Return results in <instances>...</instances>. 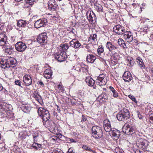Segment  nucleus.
Wrapping results in <instances>:
<instances>
[{"label": "nucleus", "instance_id": "bf43d9fd", "mask_svg": "<svg viewBox=\"0 0 153 153\" xmlns=\"http://www.w3.org/2000/svg\"><path fill=\"white\" fill-rule=\"evenodd\" d=\"M82 120L83 121H85L86 120V118L84 117L83 115L82 116Z\"/></svg>", "mask_w": 153, "mask_h": 153}, {"label": "nucleus", "instance_id": "f3484780", "mask_svg": "<svg viewBox=\"0 0 153 153\" xmlns=\"http://www.w3.org/2000/svg\"><path fill=\"white\" fill-rule=\"evenodd\" d=\"M7 58V64L6 65L7 68H10L11 65H14L16 63V60L14 58L10 56L8 57Z\"/></svg>", "mask_w": 153, "mask_h": 153}, {"label": "nucleus", "instance_id": "4468645a", "mask_svg": "<svg viewBox=\"0 0 153 153\" xmlns=\"http://www.w3.org/2000/svg\"><path fill=\"white\" fill-rule=\"evenodd\" d=\"M124 39L127 42H130L133 40V38L132 34L130 31H126L124 33Z\"/></svg>", "mask_w": 153, "mask_h": 153}, {"label": "nucleus", "instance_id": "39448f33", "mask_svg": "<svg viewBox=\"0 0 153 153\" xmlns=\"http://www.w3.org/2000/svg\"><path fill=\"white\" fill-rule=\"evenodd\" d=\"M107 82L106 76L104 74L100 75L95 81L96 83L100 86L105 85Z\"/></svg>", "mask_w": 153, "mask_h": 153}, {"label": "nucleus", "instance_id": "dca6fc26", "mask_svg": "<svg viewBox=\"0 0 153 153\" xmlns=\"http://www.w3.org/2000/svg\"><path fill=\"white\" fill-rule=\"evenodd\" d=\"M86 16L89 21L91 23H93L94 20L96 19L95 14L93 11H88L86 13Z\"/></svg>", "mask_w": 153, "mask_h": 153}, {"label": "nucleus", "instance_id": "a19ab883", "mask_svg": "<svg viewBox=\"0 0 153 153\" xmlns=\"http://www.w3.org/2000/svg\"><path fill=\"white\" fill-rule=\"evenodd\" d=\"M100 99H104V100H102L103 101H105L108 99V96L105 93H103L100 96Z\"/></svg>", "mask_w": 153, "mask_h": 153}, {"label": "nucleus", "instance_id": "a18cd8bd", "mask_svg": "<svg viewBox=\"0 0 153 153\" xmlns=\"http://www.w3.org/2000/svg\"><path fill=\"white\" fill-rule=\"evenodd\" d=\"M112 57H113L114 59H117L119 57V54L118 53L115 52L113 53Z\"/></svg>", "mask_w": 153, "mask_h": 153}, {"label": "nucleus", "instance_id": "72a5a7b5", "mask_svg": "<svg viewBox=\"0 0 153 153\" xmlns=\"http://www.w3.org/2000/svg\"><path fill=\"white\" fill-rule=\"evenodd\" d=\"M97 51L99 55H104V49L103 46L100 45L99 46L97 49Z\"/></svg>", "mask_w": 153, "mask_h": 153}, {"label": "nucleus", "instance_id": "6e6d98bb", "mask_svg": "<svg viewBox=\"0 0 153 153\" xmlns=\"http://www.w3.org/2000/svg\"><path fill=\"white\" fill-rule=\"evenodd\" d=\"M58 88L60 90H61L62 91H63V89L62 86V85H59V86H58Z\"/></svg>", "mask_w": 153, "mask_h": 153}, {"label": "nucleus", "instance_id": "c03bdc74", "mask_svg": "<svg viewBox=\"0 0 153 153\" xmlns=\"http://www.w3.org/2000/svg\"><path fill=\"white\" fill-rule=\"evenodd\" d=\"M38 0H25L27 3H29L30 5L33 4L34 2H36Z\"/></svg>", "mask_w": 153, "mask_h": 153}, {"label": "nucleus", "instance_id": "b1692460", "mask_svg": "<svg viewBox=\"0 0 153 153\" xmlns=\"http://www.w3.org/2000/svg\"><path fill=\"white\" fill-rule=\"evenodd\" d=\"M52 75V71L50 69H47L45 70L44 73L45 77L47 79L50 78Z\"/></svg>", "mask_w": 153, "mask_h": 153}, {"label": "nucleus", "instance_id": "7ed1b4c3", "mask_svg": "<svg viewBox=\"0 0 153 153\" xmlns=\"http://www.w3.org/2000/svg\"><path fill=\"white\" fill-rule=\"evenodd\" d=\"M129 112L128 110L125 108H123L116 116L117 119L120 121L126 120L129 118Z\"/></svg>", "mask_w": 153, "mask_h": 153}, {"label": "nucleus", "instance_id": "cd10ccee", "mask_svg": "<svg viewBox=\"0 0 153 153\" xmlns=\"http://www.w3.org/2000/svg\"><path fill=\"white\" fill-rule=\"evenodd\" d=\"M33 138L34 142H37L40 140L41 137V135L37 132H34L33 134Z\"/></svg>", "mask_w": 153, "mask_h": 153}, {"label": "nucleus", "instance_id": "c756f323", "mask_svg": "<svg viewBox=\"0 0 153 153\" xmlns=\"http://www.w3.org/2000/svg\"><path fill=\"white\" fill-rule=\"evenodd\" d=\"M117 43L120 46L122 47L123 48L125 49L127 48V46L124 41L122 39H119L117 41Z\"/></svg>", "mask_w": 153, "mask_h": 153}, {"label": "nucleus", "instance_id": "2eb2a0df", "mask_svg": "<svg viewBox=\"0 0 153 153\" xmlns=\"http://www.w3.org/2000/svg\"><path fill=\"white\" fill-rule=\"evenodd\" d=\"M103 127L105 130L109 132L112 129L111 128L110 122L108 119H105L103 121Z\"/></svg>", "mask_w": 153, "mask_h": 153}, {"label": "nucleus", "instance_id": "13d9d810", "mask_svg": "<svg viewBox=\"0 0 153 153\" xmlns=\"http://www.w3.org/2000/svg\"><path fill=\"white\" fill-rule=\"evenodd\" d=\"M133 42H134L135 43H136L137 42V40L136 39H133V40L132 41Z\"/></svg>", "mask_w": 153, "mask_h": 153}, {"label": "nucleus", "instance_id": "423d86ee", "mask_svg": "<svg viewBox=\"0 0 153 153\" xmlns=\"http://www.w3.org/2000/svg\"><path fill=\"white\" fill-rule=\"evenodd\" d=\"M37 41L38 43L42 45L46 43L47 41L46 33H44L40 34L37 39Z\"/></svg>", "mask_w": 153, "mask_h": 153}, {"label": "nucleus", "instance_id": "1a4fd4ad", "mask_svg": "<svg viewBox=\"0 0 153 153\" xmlns=\"http://www.w3.org/2000/svg\"><path fill=\"white\" fill-rule=\"evenodd\" d=\"M7 37L4 33L0 34V46H2V48L9 44L7 41Z\"/></svg>", "mask_w": 153, "mask_h": 153}, {"label": "nucleus", "instance_id": "e2e57ef3", "mask_svg": "<svg viewBox=\"0 0 153 153\" xmlns=\"http://www.w3.org/2000/svg\"><path fill=\"white\" fill-rule=\"evenodd\" d=\"M3 89V87L0 84V91H1Z\"/></svg>", "mask_w": 153, "mask_h": 153}, {"label": "nucleus", "instance_id": "a211bd4d", "mask_svg": "<svg viewBox=\"0 0 153 153\" xmlns=\"http://www.w3.org/2000/svg\"><path fill=\"white\" fill-rule=\"evenodd\" d=\"M124 81L126 82H129L132 79V77L131 73L128 71H125L123 76Z\"/></svg>", "mask_w": 153, "mask_h": 153}, {"label": "nucleus", "instance_id": "aec40b11", "mask_svg": "<svg viewBox=\"0 0 153 153\" xmlns=\"http://www.w3.org/2000/svg\"><path fill=\"white\" fill-rule=\"evenodd\" d=\"M70 45L75 48H77L81 46V44L79 41H77L76 39H74L70 42Z\"/></svg>", "mask_w": 153, "mask_h": 153}, {"label": "nucleus", "instance_id": "2f4dec72", "mask_svg": "<svg viewBox=\"0 0 153 153\" xmlns=\"http://www.w3.org/2000/svg\"><path fill=\"white\" fill-rule=\"evenodd\" d=\"M32 146L33 148L36 150H40L42 148L41 144H38L35 142H34V143L32 144Z\"/></svg>", "mask_w": 153, "mask_h": 153}, {"label": "nucleus", "instance_id": "f03ea898", "mask_svg": "<svg viewBox=\"0 0 153 153\" xmlns=\"http://www.w3.org/2000/svg\"><path fill=\"white\" fill-rule=\"evenodd\" d=\"M91 135L95 139H99L101 138L103 136L102 129L99 126H93L91 128Z\"/></svg>", "mask_w": 153, "mask_h": 153}, {"label": "nucleus", "instance_id": "58836bf2", "mask_svg": "<svg viewBox=\"0 0 153 153\" xmlns=\"http://www.w3.org/2000/svg\"><path fill=\"white\" fill-rule=\"evenodd\" d=\"M82 148L86 151H88L90 152H92L93 153H95V151L92 150L91 149L86 145H84L82 147Z\"/></svg>", "mask_w": 153, "mask_h": 153}, {"label": "nucleus", "instance_id": "4d7b16f0", "mask_svg": "<svg viewBox=\"0 0 153 153\" xmlns=\"http://www.w3.org/2000/svg\"><path fill=\"white\" fill-rule=\"evenodd\" d=\"M138 117L140 119H141L142 118L139 112H138Z\"/></svg>", "mask_w": 153, "mask_h": 153}, {"label": "nucleus", "instance_id": "4be33fe9", "mask_svg": "<svg viewBox=\"0 0 153 153\" xmlns=\"http://www.w3.org/2000/svg\"><path fill=\"white\" fill-rule=\"evenodd\" d=\"M106 46L110 51H112L113 50L118 48L117 46H115L113 44L109 42H107Z\"/></svg>", "mask_w": 153, "mask_h": 153}, {"label": "nucleus", "instance_id": "79ce46f5", "mask_svg": "<svg viewBox=\"0 0 153 153\" xmlns=\"http://www.w3.org/2000/svg\"><path fill=\"white\" fill-rule=\"evenodd\" d=\"M81 66V64H78L74 66V68H75V69L76 71L80 72V70Z\"/></svg>", "mask_w": 153, "mask_h": 153}, {"label": "nucleus", "instance_id": "393cba45", "mask_svg": "<svg viewBox=\"0 0 153 153\" xmlns=\"http://www.w3.org/2000/svg\"><path fill=\"white\" fill-rule=\"evenodd\" d=\"M3 48H4L5 53L9 55L12 54L13 48L12 46L7 45L6 46L3 47Z\"/></svg>", "mask_w": 153, "mask_h": 153}, {"label": "nucleus", "instance_id": "680f3d73", "mask_svg": "<svg viewBox=\"0 0 153 153\" xmlns=\"http://www.w3.org/2000/svg\"><path fill=\"white\" fill-rule=\"evenodd\" d=\"M149 94L150 95L152 96L153 95V91L152 90L150 91Z\"/></svg>", "mask_w": 153, "mask_h": 153}, {"label": "nucleus", "instance_id": "9d476101", "mask_svg": "<svg viewBox=\"0 0 153 153\" xmlns=\"http://www.w3.org/2000/svg\"><path fill=\"white\" fill-rule=\"evenodd\" d=\"M54 56L55 58L59 62L65 61L67 58L65 54L62 52L55 54Z\"/></svg>", "mask_w": 153, "mask_h": 153}, {"label": "nucleus", "instance_id": "9b49d317", "mask_svg": "<svg viewBox=\"0 0 153 153\" xmlns=\"http://www.w3.org/2000/svg\"><path fill=\"white\" fill-rule=\"evenodd\" d=\"M47 22V19L45 18L40 19L36 21L34 23V26L38 28L44 27Z\"/></svg>", "mask_w": 153, "mask_h": 153}, {"label": "nucleus", "instance_id": "a878e982", "mask_svg": "<svg viewBox=\"0 0 153 153\" xmlns=\"http://www.w3.org/2000/svg\"><path fill=\"white\" fill-rule=\"evenodd\" d=\"M85 81L88 85L90 86H93L95 83L94 81L91 76L86 77Z\"/></svg>", "mask_w": 153, "mask_h": 153}, {"label": "nucleus", "instance_id": "c85d7f7f", "mask_svg": "<svg viewBox=\"0 0 153 153\" xmlns=\"http://www.w3.org/2000/svg\"><path fill=\"white\" fill-rule=\"evenodd\" d=\"M26 24V22L22 20H19L17 22V26L19 27H25Z\"/></svg>", "mask_w": 153, "mask_h": 153}, {"label": "nucleus", "instance_id": "69168bd1", "mask_svg": "<svg viewBox=\"0 0 153 153\" xmlns=\"http://www.w3.org/2000/svg\"><path fill=\"white\" fill-rule=\"evenodd\" d=\"M150 119L151 120H153V117L151 116L150 117Z\"/></svg>", "mask_w": 153, "mask_h": 153}, {"label": "nucleus", "instance_id": "7c9ffc66", "mask_svg": "<svg viewBox=\"0 0 153 153\" xmlns=\"http://www.w3.org/2000/svg\"><path fill=\"white\" fill-rule=\"evenodd\" d=\"M97 35L96 34H93L91 35L89 37L88 41L91 42H94L97 41Z\"/></svg>", "mask_w": 153, "mask_h": 153}, {"label": "nucleus", "instance_id": "0eeeda50", "mask_svg": "<svg viewBox=\"0 0 153 153\" xmlns=\"http://www.w3.org/2000/svg\"><path fill=\"white\" fill-rule=\"evenodd\" d=\"M16 50L18 51L23 52L26 49L27 46L25 43L19 42L15 45Z\"/></svg>", "mask_w": 153, "mask_h": 153}, {"label": "nucleus", "instance_id": "f8f14e48", "mask_svg": "<svg viewBox=\"0 0 153 153\" xmlns=\"http://www.w3.org/2000/svg\"><path fill=\"white\" fill-rule=\"evenodd\" d=\"M23 82L26 86L31 85L32 81L30 76L29 74L25 75L23 77Z\"/></svg>", "mask_w": 153, "mask_h": 153}, {"label": "nucleus", "instance_id": "bb28decb", "mask_svg": "<svg viewBox=\"0 0 153 153\" xmlns=\"http://www.w3.org/2000/svg\"><path fill=\"white\" fill-rule=\"evenodd\" d=\"M33 96L41 105L43 104V101L41 97L37 93H34Z\"/></svg>", "mask_w": 153, "mask_h": 153}, {"label": "nucleus", "instance_id": "473e14b6", "mask_svg": "<svg viewBox=\"0 0 153 153\" xmlns=\"http://www.w3.org/2000/svg\"><path fill=\"white\" fill-rule=\"evenodd\" d=\"M109 89L110 91L112 93L114 97L116 98L118 96V93L113 87L110 86L109 87Z\"/></svg>", "mask_w": 153, "mask_h": 153}, {"label": "nucleus", "instance_id": "338daca9", "mask_svg": "<svg viewBox=\"0 0 153 153\" xmlns=\"http://www.w3.org/2000/svg\"><path fill=\"white\" fill-rule=\"evenodd\" d=\"M136 153H140V151L139 150L138 151L137 150V151L136 152Z\"/></svg>", "mask_w": 153, "mask_h": 153}, {"label": "nucleus", "instance_id": "ea45409f", "mask_svg": "<svg viewBox=\"0 0 153 153\" xmlns=\"http://www.w3.org/2000/svg\"><path fill=\"white\" fill-rule=\"evenodd\" d=\"M128 63L131 66H132L134 64V61L133 59L131 57H128L127 59Z\"/></svg>", "mask_w": 153, "mask_h": 153}, {"label": "nucleus", "instance_id": "412c9836", "mask_svg": "<svg viewBox=\"0 0 153 153\" xmlns=\"http://www.w3.org/2000/svg\"><path fill=\"white\" fill-rule=\"evenodd\" d=\"M87 62L89 63H93L96 59V56L93 54H88L86 57Z\"/></svg>", "mask_w": 153, "mask_h": 153}, {"label": "nucleus", "instance_id": "f257e3e1", "mask_svg": "<svg viewBox=\"0 0 153 153\" xmlns=\"http://www.w3.org/2000/svg\"><path fill=\"white\" fill-rule=\"evenodd\" d=\"M38 113L44 122H47L50 119L49 111L44 108L40 107L38 110Z\"/></svg>", "mask_w": 153, "mask_h": 153}, {"label": "nucleus", "instance_id": "774afa93", "mask_svg": "<svg viewBox=\"0 0 153 153\" xmlns=\"http://www.w3.org/2000/svg\"><path fill=\"white\" fill-rule=\"evenodd\" d=\"M151 71L152 74L153 75V68L152 69Z\"/></svg>", "mask_w": 153, "mask_h": 153}, {"label": "nucleus", "instance_id": "6e6552de", "mask_svg": "<svg viewBox=\"0 0 153 153\" xmlns=\"http://www.w3.org/2000/svg\"><path fill=\"white\" fill-rule=\"evenodd\" d=\"M113 29L114 32L119 35L123 34L125 32L124 27L120 25H115L113 27Z\"/></svg>", "mask_w": 153, "mask_h": 153}, {"label": "nucleus", "instance_id": "603ef678", "mask_svg": "<svg viewBox=\"0 0 153 153\" xmlns=\"http://www.w3.org/2000/svg\"><path fill=\"white\" fill-rule=\"evenodd\" d=\"M52 153H63L61 151H58L57 150H55L53 151Z\"/></svg>", "mask_w": 153, "mask_h": 153}, {"label": "nucleus", "instance_id": "f704fd0d", "mask_svg": "<svg viewBox=\"0 0 153 153\" xmlns=\"http://www.w3.org/2000/svg\"><path fill=\"white\" fill-rule=\"evenodd\" d=\"M0 63L2 65V68L5 69L7 68L6 65L7 64V58L5 59H1L0 61Z\"/></svg>", "mask_w": 153, "mask_h": 153}, {"label": "nucleus", "instance_id": "20e7f679", "mask_svg": "<svg viewBox=\"0 0 153 153\" xmlns=\"http://www.w3.org/2000/svg\"><path fill=\"white\" fill-rule=\"evenodd\" d=\"M122 131L126 134L131 135L135 132V127L128 124L126 123L123 127Z\"/></svg>", "mask_w": 153, "mask_h": 153}, {"label": "nucleus", "instance_id": "37998d69", "mask_svg": "<svg viewBox=\"0 0 153 153\" xmlns=\"http://www.w3.org/2000/svg\"><path fill=\"white\" fill-rule=\"evenodd\" d=\"M22 108L23 111L25 112H26L29 111V108L24 105H23L22 106Z\"/></svg>", "mask_w": 153, "mask_h": 153}, {"label": "nucleus", "instance_id": "c9c22d12", "mask_svg": "<svg viewBox=\"0 0 153 153\" xmlns=\"http://www.w3.org/2000/svg\"><path fill=\"white\" fill-rule=\"evenodd\" d=\"M95 8L98 12H102L103 11V7L101 5L98 4L95 5Z\"/></svg>", "mask_w": 153, "mask_h": 153}, {"label": "nucleus", "instance_id": "49530a36", "mask_svg": "<svg viewBox=\"0 0 153 153\" xmlns=\"http://www.w3.org/2000/svg\"><path fill=\"white\" fill-rule=\"evenodd\" d=\"M128 97L130 98L136 104L137 103V102L136 100V98L135 97L131 95H129L128 96Z\"/></svg>", "mask_w": 153, "mask_h": 153}, {"label": "nucleus", "instance_id": "ddd939ff", "mask_svg": "<svg viewBox=\"0 0 153 153\" xmlns=\"http://www.w3.org/2000/svg\"><path fill=\"white\" fill-rule=\"evenodd\" d=\"M48 4V9L51 10H55L58 6V4L55 0H50Z\"/></svg>", "mask_w": 153, "mask_h": 153}, {"label": "nucleus", "instance_id": "8fccbe9b", "mask_svg": "<svg viewBox=\"0 0 153 153\" xmlns=\"http://www.w3.org/2000/svg\"><path fill=\"white\" fill-rule=\"evenodd\" d=\"M37 84L40 85L41 87H43L44 84L42 82L41 80H40L38 82Z\"/></svg>", "mask_w": 153, "mask_h": 153}, {"label": "nucleus", "instance_id": "de8ad7c7", "mask_svg": "<svg viewBox=\"0 0 153 153\" xmlns=\"http://www.w3.org/2000/svg\"><path fill=\"white\" fill-rule=\"evenodd\" d=\"M15 84L17 85H18L19 86L21 87L22 88V87L21 86L22 85V82H21L19 80H17L15 81Z\"/></svg>", "mask_w": 153, "mask_h": 153}, {"label": "nucleus", "instance_id": "6ab92c4d", "mask_svg": "<svg viewBox=\"0 0 153 153\" xmlns=\"http://www.w3.org/2000/svg\"><path fill=\"white\" fill-rule=\"evenodd\" d=\"M110 132V134L112 137H113L115 139L117 140L119 137L120 132L117 129L112 128Z\"/></svg>", "mask_w": 153, "mask_h": 153}, {"label": "nucleus", "instance_id": "864d4df0", "mask_svg": "<svg viewBox=\"0 0 153 153\" xmlns=\"http://www.w3.org/2000/svg\"><path fill=\"white\" fill-rule=\"evenodd\" d=\"M23 134L22 133H21L19 134V137L20 139H22L23 138H25V137H24V136H23Z\"/></svg>", "mask_w": 153, "mask_h": 153}, {"label": "nucleus", "instance_id": "052dcab7", "mask_svg": "<svg viewBox=\"0 0 153 153\" xmlns=\"http://www.w3.org/2000/svg\"><path fill=\"white\" fill-rule=\"evenodd\" d=\"M101 58L104 61V62H105V59H107V57H106V56H105V57H103V58L101 57Z\"/></svg>", "mask_w": 153, "mask_h": 153}, {"label": "nucleus", "instance_id": "09e8293b", "mask_svg": "<svg viewBox=\"0 0 153 153\" xmlns=\"http://www.w3.org/2000/svg\"><path fill=\"white\" fill-rule=\"evenodd\" d=\"M67 141H70V143H76V142L74 140L70 138H68L67 139Z\"/></svg>", "mask_w": 153, "mask_h": 153}, {"label": "nucleus", "instance_id": "0e129e2a", "mask_svg": "<svg viewBox=\"0 0 153 153\" xmlns=\"http://www.w3.org/2000/svg\"><path fill=\"white\" fill-rule=\"evenodd\" d=\"M57 110L58 112V113H60V109H59V108L58 107H57Z\"/></svg>", "mask_w": 153, "mask_h": 153}, {"label": "nucleus", "instance_id": "e433bc0d", "mask_svg": "<svg viewBox=\"0 0 153 153\" xmlns=\"http://www.w3.org/2000/svg\"><path fill=\"white\" fill-rule=\"evenodd\" d=\"M87 68L88 66L87 65L83 63H81V66L80 72L83 73L86 72L87 71Z\"/></svg>", "mask_w": 153, "mask_h": 153}, {"label": "nucleus", "instance_id": "3c124183", "mask_svg": "<svg viewBox=\"0 0 153 153\" xmlns=\"http://www.w3.org/2000/svg\"><path fill=\"white\" fill-rule=\"evenodd\" d=\"M74 151L73 148H72L69 149L68 152V153H74Z\"/></svg>", "mask_w": 153, "mask_h": 153}, {"label": "nucleus", "instance_id": "5fc2aeb1", "mask_svg": "<svg viewBox=\"0 0 153 153\" xmlns=\"http://www.w3.org/2000/svg\"><path fill=\"white\" fill-rule=\"evenodd\" d=\"M53 115L54 116H56V117L57 118V117L58 116V114L55 111H53Z\"/></svg>", "mask_w": 153, "mask_h": 153}, {"label": "nucleus", "instance_id": "4c0bfd02", "mask_svg": "<svg viewBox=\"0 0 153 153\" xmlns=\"http://www.w3.org/2000/svg\"><path fill=\"white\" fill-rule=\"evenodd\" d=\"M60 47L62 48V50H63V51L67 50L68 48V44L66 43L61 44L60 45Z\"/></svg>", "mask_w": 153, "mask_h": 153}, {"label": "nucleus", "instance_id": "5701e85b", "mask_svg": "<svg viewBox=\"0 0 153 153\" xmlns=\"http://www.w3.org/2000/svg\"><path fill=\"white\" fill-rule=\"evenodd\" d=\"M136 61L141 69H144L145 67L144 62L141 58L138 57L136 58Z\"/></svg>", "mask_w": 153, "mask_h": 153}]
</instances>
